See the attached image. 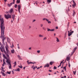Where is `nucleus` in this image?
Wrapping results in <instances>:
<instances>
[{"mask_svg":"<svg viewBox=\"0 0 78 78\" xmlns=\"http://www.w3.org/2000/svg\"><path fill=\"white\" fill-rule=\"evenodd\" d=\"M46 20V18H44V19H43V20Z\"/></svg>","mask_w":78,"mask_h":78,"instance_id":"obj_50","label":"nucleus"},{"mask_svg":"<svg viewBox=\"0 0 78 78\" xmlns=\"http://www.w3.org/2000/svg\"><path fill=\"white\" fill-rule=\"evenodd\" d=\"M56 29H58V27H56Z\"/></svg>","mask_w":78,"mask_h":78,"instance_id":"obj_52","label":"nucleus"},{"mask_svg":"<svg viewBox=\"0 0 78 78\" xmlns=\"http://www.w3.org/2000/svg\"><path fill=\"white\" fill-rule=\"evenodd\" d=\"M8 73V74L10 75V74H11V72H9L8 71H7V73Z\"/></svg>","mask_w":78,"mask_h":78,"instance_id":"obj_26","label":"nucleus"},{"mask_svg":"<svg viewBox=\"0 0 78 78\" xmlns=\"http://www.w3.org/2000/svg\"><path fill=\"white\" fill-rule=\"evenodd\" d=\"M68 64L69 67H70V62L69 61Z\"/></svg>","mask_w":78,"mask_h":78,"instance_id":"obj_24","label":"nucleus"},{"mask_svg":"<svg viewBox=\"0 0 78 78\" xmlns=\"http://www.w3.org/2000/svg\"><path fill=\"white\" fill-rule=\"evenodd\" d=\"M40 52H41V51L40 50H38L37 51V52L38 53H40Z\"/></svg>","mask_w":78,"mask_h":78,"instance_id":"obj_28","label":"nucleus"},{"mask_svg":"<svg viewBox=\"0 0 78 78\" xmlns=\"http://www.w3.org/2000/svg\"><path fill=\"white\" fill-rule=\"evenodd\" d=\"M48 23H51V21H48Z\"/></svg>","mask_w":78,"mask_h":78,"instance_id":"obj_38","label":"nucleus"},{"mask_svg":"<svg viewBox=\"0 0 78 78\" xmlns=\"http://www.w3.org/2000/svg\"><path fill=\"white\" fill-rule=\"evenodd\" d=\"M63 62V61L61 62L60 65L58 66V68H59V67L61 66V64H62V63Z\"/></svg>","mask_w":78,"mask_h":78,"instance_id":"obj_18","label":"nucleus"},{"mask_svg":"<svg viewBox=\"0 0 78 78\" xmlns=\"http://www.w3.org/2000/svg\"><path fill=\"white\" fill-rule=\"evenodd\" d=\"M18 11H19V12L20 13V8H21L20 5H18Z\"/></svg>","mask_w":78,"mask_h":78,"instance_id":"obj_11","label":"nucleus"},{"mask_svg":"<svg viewBox=\"0 0 78 78\" xmlns=\"http://www.w3.org/2000/svg\"><path fill=\"white\" fill-rule=\"evenodd\" d=\"M40 69V68L39 67H38L37 68V69Z\"/></svg>","mask_w":78,"mask_h":78,"instance_id":"obj_54","label":"nucleus"},{"mask_svg":"<svg viewBox=\"0 0 78 78\" xmlns=\"http://www.w3.org/2000/svg\"><path fill=\"white\" fill-rule=\"evenodd\" d=\"M73 73L74 75H75V74H76V71H73Z\"/></svg>","mask_w":78,"mask_h":78,"instance_id":"obj_32","label":"nucleus"},{"mask_svg":"<svg viewBox=\"0 0 78 78\" xmlns=\"http://www.w3.org/2000/svg\"><path fill=\"white\" fill-rule=\"evenodd\" d=\"M16 17V16L15 15V14H13L12 15V19H13V20L14 21V19H15V17Z\"/></svg>","mask_w":78,"mask_h":78,"instance_id":"obj_8","label":"nucleus"},{"mask_svg":"<svg viewBox=\"0 0 78 78\" xmlns=\"http://www.w3.org/2000/svg\"><path fill=\"white\" fill-rule=\"evenodd\" d=\"M29 50H31V48H29Z\"/></svg>","mask_w":78,"mask_h":78,"instance_id":"obj_46","label":"nucleus"},{"mask_svg":"<svg viewBox=\"0 0 78 78\" xmlns=\"http://www.w3.org/2000/svg\"><path fill=\"white\" fill-rule=\"evenodd\" d=\"M1 73L3 76H6V74L3 72L1 71Z\"/></svg>","mask_w":78,"mask_h":78,"instance_id":"obj_12","label":"nucleus"},{"mask_svg":"<svg viewBox=\"0 0 78 78\" xmlns=\"http://www.w3.org/2000/svg\"><path fill=\"white\" fill-rule=\"evenodd\" d=\"M73 31H72V32L69 33L68 34V36H70L72 34V33H73Z\"/></svg>","mask_w":78,"mask_h":78,"instance_id":"obj_9","label":"nucleus"},{"mask_svg":"<svg viewBox=\"0 0 78 78\" xmlns=\"http://www.w3.org/2000/svg\"><path fill=\"white\" fill-rule=\"evenodd\" d=\"M4 1L6 2H7V0H4Z\"/></svg>","mask_w":78,"mask_h":78,"instance_id":"obj_53","label":"nucleus"},{"mask_svg":"<svg viewBox=\"0 0 78 78\" xmlns=\"http://www.w3.org/2000/svg\"><path fill=\"white\" fill-rule=\"evenodd\" d=\"M39 36L40 37H44V36L42 35L41 34H40L39 35Z\"/></svg>","mask_w":78,"mask_h":78,"instance_id":"obj_22","label":"nucleus"},{"mask_svg":"<svg viewBox=\"0 0 78 78\" xmlns=\"http://www.w3.org/2000/svg\"><path fill=\"white\" fill-rule=\"evenodd\" d=\"M15 3V0H13V4H14Z\"/></svg>","mask_w":78,"mask_h":78,"instance_id":"obj_39","label":"nucleus"},{"mask_svg":"<svg viewBox=\"0 0 78 78\" xmlns=\"http://www.w3.org/2000/svg\"><path fill=\"white\" fill-rule=\"evenodd\" d=\"M1 47H0V50H1V51H2V52H3L4 51L7 57H6L5 55L4 54H3V57L4 58L6 59V62L8 64V66H9V69H11V61L10 58H9V55L11 53H10V52H9V49H8V47L7 45L6 46L5 49H5H4V48L3 47V46H2L1 45Z\"/></svg>","mask_w":78,"mask_h":78,"instance_id":"obj_1","label":"nucleus"},{"mask_svg":"<svg viewBox=\"0 0 78 78\" xmlns=\"http://www.w3.org/2000/svg\"><path fill=\"white\" fill-rule=\"evenodd\" d=\"M17 71H20V69L18 68V69H17Z\"/></svg>","mask_w":78,"mask_h":78,"instance_id":"obj_42","label":"nucleus"},{"mask_svg":"<svg viewBox=\"0 0 78 78\" xmlns=\"http://www.w3.org/2000/svg\"><path fill=\"white\" fill-rule=\"evenodd\" d=\"M41 27H42V26H43V25L42 24H41Z\"/></svg>","mask_w":78,"mask_h":78,"instance_id":"obj_47","label":"nucleus"},{"mask_svg":"<svg viewBox=\"0 0 78 78\" xmlns=\"http://www.w3.org/2000/svg\"><path fill=\"white\" fill-rule=\"evenodd\" d=\"M69 11H70V10L69 9H68V12H69Z\"/></svg>","mask_w":78,"mask_h":78,"instance_id":"obj_56","label":"nucleus"},{"mask_svg":"<svg viewBox=\"0 0 78 78\" xmlns=\"http://www.w3.org/2000/svg\"><path fill=\"white\" fill-rule=\"evenodd\" d=\"M75 12L74 11H73V17L75 16Z\"/></svg>","mask_w":78,"mask_h":78,"instance_id":"obj_20","label":"nucleus"},{"mask_svg":"<svg viewBox=\"0 0 78 78\" xmlns=\"http://www.w3.org/2000/svg\"><path fill=\"white\" fill-rule=\"evenodd\" d=\"M66 69V66H65L64 68H63V69Z\"/></svg>","mask_w":78,"mask_h":78,"instance_id":"obj_44","label":"nucleus"},{"mask_svg":"<svg viewBox=\"0 0 78 78\" xmlns=\"http://www.w3.org/2000/svg\"><path fill=\"white\" fill-rule=\"evenodd\" d=\"M2 70H4V68L3 67H2Z\"/></svg>","mask_w":78,"mask_h":78,"instance_id":"obj_45","label":"nucleus"},{"mask_svg":"<svg viewBox=\"0 0 78 78\" xmlns=\"http://www.w3.org/2000/svg\"><path fill=\"white\" fill-rule=\"evenodd\" d=\"M7 41L8 42H10L11 41L10 39H9V37H7Z\"/></svg>","mask_w":78,"mask_h":78,"instance_id":"obj_16","label":"nucleus"},{"mask_svg":"<svg viewBox=\"0 0 78 78\" xmlns=\"http://www.w3.org/2000/svg\"><path fill=\"white\" fill-rule=\"evenodd\" d=\"M25 69V67H23V69Z\"/></svg>","mask_w":78,"mask_h":78,"instance_id":"obj_62","label":"nucleus"},{"mask_svg":"<svg viewBox=\"0 0 78 78\" xmlns=\"http://www.w3.org/2000/svg\"><path fill=\"white\" fill-rule=\"evenodd\" d=\"M62 72H64V70H62Z\"/></svg>","mask_w":78,"mask_h":78,"instance_id":"obj_55","label":"nucleus"},{"mask_svg":"<svg viewBox=\"0 0 78 78\" xmlns=\"http://www.w3.org/2000/svg\"><path fill=\"white\" fill-rule=\"evenodd\" d=\"M66 59H67L66 60L67 61H68L69 60H70V57L69 56L67 57Z\"/></svg>","mask_w":78,"mask_h":78,"instance_id":"obj_13","label":"nucleus"},{"mask_svg":"<svg viewBox=\"0 0 78 78\" xmlns=\"http://www.w3.org/2000/svg\"><path fill=\"white\" fill-rule=\"evenodd\" d=\"M13 9H11L10 10V12L11 14H12V12H13Z\"/></svg>","mask_w":78,"mask_h":78,"instance_id":"obj_15","label":"nucleus"},{"mask_svg":"<svg viewBox=\"0 0 78 78\" xmlns=\"http://www.w3.org/2000/svg\"><path fill=\"white\" fill-rule=\"evenodd\" d=\"M27 62L28 65H30V64H35V63H36V62H29V60H28Z\"/></svg>","mask_w":78,"mask_h":78,"instance_id":"obj_5","label":"nucleus"},{"mask_svg":"<svg viewBox=\"0 0 78 78\" xmlns=\"http://www.w3.org/2000/svg\"><path fill=\"white\" fill-rule=\"evenodd\" d=\"M4 65H5V64H3L2 65V66L3 67V66H4Z\"/></svg>","mask_w":78,"mask_h":78,"instance_id":"obj_61","label":"nucleus"},{"mask_svg":"<svg viewBox=\"0 0 78 78\" xmlns=\"http://www.w3.org/2000/svg\"><path fill=\"white\" fill-rule=\"evenodd\" d=\"M18 67H20V68H21V69H22V66H18Z\"/></svg>","mask_w":78,"mask_h":78,"instance_id":"obj_41","label":"nucleus"},{"mask_svg":"<svg viewBox=\"0 0 78 78\" xmlns=\"http://www.w3.org/2000/svg\"><path fill=\"white\" fill-rule=\"evenodd\" d=\"M12 22H13L12 20H11V23H12Z\"/></svg>","mask_w":78,"mask_h":78,"instance_id":"obj_60","label":"nucleus"},{"mask_svg":"<svg viewBox=\"0 0 78 78\" xmlns=\"http://www.w3.org/2000/svg\"><path fill=\"white\" fill-rule=\"evenodd\" d=\"M0 21L1 22V26H0L1 31L2 32V33L4 34V30H5V24H4V20H3V18L2 19V16L0 15Z\"/></svg>","mask_w":78,"mask_h":78,"instance_id":"obj_2","label":"nucleus"},{"mask_svg":"<svg viewBox=\"0 0 78 78\" xmlns=\"http://www.w3.org/2000/svg\"><path fill=\"white\" fill-rule=\"evenodd\" d=\"M5 17L6 19H11V16L9 14L7 15L5 14Z\"/></svg>","mask_w":78,"mask_h":78,"instance_id":"obj_4","label":"nucleus"},{"mask_svg":"<svg viewBox=\"0 0 78 78\" xmlns=\"http://www.w3.org/2000/svg\"><path fill=\"white\" fill-rule=\"evenodd\" d=\"M16 2L17 3H20V1H19V0H17Z\"/></svg>","mask_w":78,"mask_h":78,"instance_id":"obj_27","label":"nucleus"},{"mask_svg":"<svg viewBox=\"0 0 78 78\" xmlns=\"http://www.w3.org/2000/svg\"><path fill=\"white\" fill-rule=\"evenodd\" d=\"M1 36L0 37H3L2 39V42L3 44H5V42H4V41H5V38H4V33L5 32V30H4V34L2 33V30H1Z\"/></svg>","mask_w":78,"mask_h":78,"instance_id":"obj_3","label":"nucleus"},{"mask_svg":"<svg viewBox=\"0 0 78 78\" xmlns=\"http://www.w3.org/2000/svg\"><path fill=\"white\" fill-rule=\"evenodd\" d=\"M56 39H57L56 41L57 42H59V39H58V38H56Z\"/></svg>","mask_w":78,"mask_h":78,"instance_id":"obj_29","label":"nucleus"},{"mask_svg":"<svg viewBox=\"0 0 78 78\" xmlns=\"http://www.w3.org/2000/svg\"><path fill=\"white\" fill-rule=\"evenodd\" d=\"M51 31V30L50 29L48 28L47 31Z\"/></svg>","mask_w":78,"mask_h":78,"instance_id":"obj_36","label":"nucleus"},{"mask_svg":"<svg viewBox=\"0 0 78 78\" xmlns=\"http://www.w3.org/2000/svg\"><path fill=\"white\" fill-rule=\"evenodd\" d=\"M31 68H32V69H33L34 70V69H36V68L35 67H34V66H32Z\"/></svg>","mask_w":78,"mask_h":78,"instance_id":"obj_21","label":"nucleus"},{"mask_svg":"<svg viewBox=\"0 0 78 78\" xmlns=\"http://www.w3.org/2000/svg\"><path fill=\"white\" fill-rule=\"evenodd\" d=\"M47 40V37H45L44 39H43V40Z\"/></svg>","mask_w":78,"mask_h":78,"instance_id":"obj_34","label":"nucleus"},{"mask_svg":"<svg viewBox=\"0 0 78 78\" xmlns=\"http://www.w3.org/2000/svg\"><path fill=\"white\" fill-rule=\"evenodd\" d=\"M73 4H74L73 5V7H74L75 6H76V3L74 1H73Z\"/></svg>","mask_w":78,"mask_h":78,"instance_id":"obj_10","label":"nucleus"},{"mask_svg":"<svg viewBox=\"0 0 78 78\" xmlns=\"http://www.w3.org/2000/svg\"><path fill=\"white\" fill-rule=\"evenodd\" d=\"M77 36L78 37V34H77Z\"/></svg>","mask_w":78,"mask_h":78,"instance_id":"obj_64","label":"nucleus"},{"mask_svg":"<svg viewBox=\"0 0 78 78\" xmlns=\"http://www.w3.org/2000/svg\"><path fill=\"white\" fill-rule=\"evenodd\" d=\"M2 70V71L4 72H5V70Z\"/></svg>","mask_w":78,"mask_h":78,"instance_id":"obj_58","label":"nucleus"},{"mask_svg":"<svg viewBox=\"0 0 78 78\" xmlns=\"http://www.w3.org/2000/svg\"><path fill=\"white\" fill-rule=\"evenodd\" d=\"M14 64L15 65L14 66V67H15V66H16L17 62H14Z\"/></svg>","mask_w":78,"mask_h":78,"instance_id":"obj_23","label":"nucleus"},{"mask_svg":"<svg viewBox=\"0 0 78 78\" xmlns=\"http://www.w3.org/2000/svg\"><path fill=\"white\" fill-rule=\"evenodd\" d=\"M3 64L4 65L6 63H5V59L3 60Z\"/></svg>","mask_w":78,"mask_h":78,"instance_id":"obj_25","label":"nucleus"},{"mask_svg":"<svg viewBox=\"0 0 78 78\" xmlns=\"http://www.w3.org/2000/svg\"><path fill=\"white\" fill-rule=\"evenodd\" d=\"M40 67V68H41V67H42V66H41L40 67Z\"/></svg>","mask_w":78,"mask_h":78,"instance_id":"obj_59","label":"nucleus"},{"mask_svg":"<svg viewBox=\"0 0 78 78\" xmlns=\"http://www.w3.org/2000/svg\"><path fill=\"white\" fill-rule=\"evenodd\" d=\"M50 66V65H49V64L48 63H47L45 64L44 65V67H49Z\"/></svg>","mask_w":78,"mask_h":78,"instance_id":"obj_7","label":"nucleus"},{"mask_svg":"<svg viewBox=\"0 0 78 78\" xmlns=\"http://www.w3.org/2000/svg\"><path fill=\"white\" fill-rule=\"evenodd\" d=\"M42 28H43V30H46V29L45 28L43 27H42Z\"/></svg>","mask_w":78,"mask_h":78,"instance_id":"obj_33","label":"nucleus"},{"mask_svg":"<svg viewBox=\"0 0 78 78\" xmlns=\"http://www.w3.org/2000/svg\"><path fill=\"white\" fill-rule=\"evenodd\" d=\"M18 49H20V47H19V46H18Z\"/></svg>","mask_w":78,"mask_h":78,"instance_id":"obj_51","label":"nucleus"},{"mask_svg":"<svg viewBox=\"0 0 78 78\" xmlns=\"http://www.w3.org/2000/svg\"><path fill=\"white\" fill-rule=\"evenodd\" d=\"M76 48H77V47H76L73 50V53H72L71 54V55H73L75 51H76Z\"/></svg>","mask_w":78,"mask_h":78,"instance_id":"obj_6","label":"nucleus"},{"mask_svg":"<svg viewBox=\"0 0 78 78\" xmlns=\"http://www.w3.org/2000/svg\"><path fill=\"white\" fill-rule=\"evenodd\" d=\"M18 58L19 59H21V58H20V56L19 55H18Z\"/></svg>","mask_w":78,"mask_h":78,"instance_id":"obj_31","label":"nucleus"},{"mask_svg":"<svg viewBox=\"0 0 78 78\" xmlns=\"http://www.w3.org/2000/svg\"><path fill=\"white\" fill-rule=\"evenodd\" d=\"M46 20V21H47V22L48 21V19H47L46 18V20Z\"/></svg>","mask_w":78,"mask_h":78,"instance_id":"obj_49","label":"nucleus"},{"mask_svg":"<svg viewBox=\"0 0 78 78\" xmlns=\"http://www.w3.org/2000/svg\"><path fill=\"white\" fill-rule=\"evenodd\" d=\"M54 30H55L54 29H52V30H51V31H54Z\"/></svg>","mask_w":78,"mask_h":78,"instance_id":"obj_40","label":"nucleus"},{"mask_svg":"<svg viewBox=\"0 0 78 78\" xmlns=\"http://www.w3.org/2000/svg\"><path fill=\"white\" fill-rule=\"evenodd\" d=\"M17 5L16 4L15 5V8H17Z\"/></svg>","mask_w":78,"mask_h":78,"instance_id":"obj_35","label":"nucleus"},{"mask_svg":"<svg viewBox=\"0 0 78 78\" xmlns=\"http://www.w3.org/2000/svg\"><path fill=\"white\" fill-rule=\"evenodd\" d=\"M12 5V3H11L10 4H8V6H9V7L10 6H11Z\"/></svg>","mask_w":78,"mask_h":78,"instance_id":"obj_14","label":"nucleus"},{"mask_svg":"<svg viewBox=\"0 0 78 78\" xmlns=\"http://www.w3.org/2000/svg\"><path fill=\"white\" fill-rule=\"evenodd\" d=\"M53 63H54V62H50V64L51 65V66H52V64H53Z\"/></svg>","mask_w":78,"mask_h":78,"instance_id":"obj_19","label":"nucleus"},{"mask_svg":"<svg viewBox=\"0 0 78 78\" xmlns=\"http://www.w3.org/2000/svg\"><path fill=\"white\" fill-rule=\"evenodd\" d=\"M12 47H14V45H13V44H12Z\"/></svg>","mask_w":78,"mask_h":78,"instance_id":"obj_63","label":"nucleus"},{"mask_svg":"<svg viewBox=\"0 0 78 78\" xmlns=\"http://www.w3.org/2000/svg\"><path fill=\"white\" fill-rule=\"evenodd\" d=\"M11 53H12V54H14V50H11Z\"/></svg>","mask_w":78,"mask_h":78,"instance_id":"obj_17","label":"nucleus"},{"mask_svg":"<svg viewBox=\"0 0 78 78\" xmlns=\"http://www.w3.org/2000/svg\"><path fill=\"white\" fill-rule=\"evenodd\" d=\"M49 72H51L52 71L51 70H48Z\"/></svg>","mask_w":78,"mask_h":78,"instance_id":"obj_48","label":"nucleus"},{"mask_svg":"<svg viewBox=\"0 0 78 78\" xmlns=\"http://www.w3.org/2000/svg\"><path fill=\"white\" fill-rule=\"evenodd\" d=\"M64 78H66V76H65L64 77Z\"/></svg>","mask_w":78,"mask_h":78,"instance_id":"obj_57","label":"nucleus"},{"mask_svg":"<svg viewBox=\"0 0 78 78\" xmlns=\"http://www.w3.org/2000/svg\"><path fill=\"white\" fill-rule=\"evenodd\" d=\"M47 2L50 3V2H51V0H47Z\"/></svg>","mask_w":78,"mask_h":78,"instance_id":"obj_30","label":"nucleus"},{"mask_svg":"<svg viewBox=\"0 0 78 78\" xmlns=\"http://www.w3.org/2000/svg\"><path fill=\"white\" fill-rule=\"evenodd\" d=\"M54 69H56L57 68L55 66L54 67Z\"/></svg>","mask_w":78,"mask_h":78,"instance_id":"obj_37","label":"nucleus"},{"mask_svg":"<svg viewBox=\"0 0 78 78\" xmlns=\"http://www.w3.org/2000/svg\"><path fill=\"white\" fill-rule=\"evenodd\" d=\"M35 21H36V20H34L33 21H32V22H35Z\"/></svg>","mask_w":78,"mask_h":78,"instance_id":"obj_43","label":"nucleus"}]
</instances>
